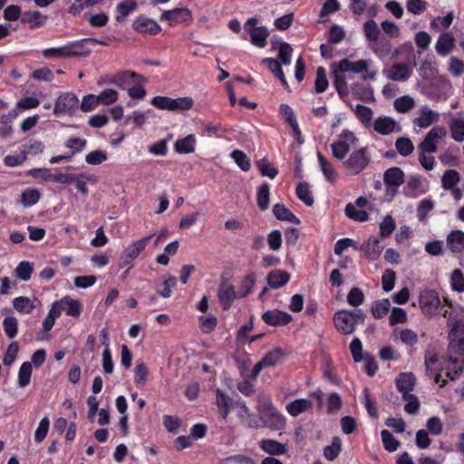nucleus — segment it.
<instances>
[{
	"label": "nucleus",
	"mask_w": 464,
	"mask_h": 464,
	"mask_svg": "<svg viewBox=\"0 0 464 464\" xmlns=\"http://www.w3.org/2000/svg\"><path fill=\"white\" fill-rule=\"evenodd\" d=\"M449 338V358L445 375L450 380H454L464 369V318L453 323Z\"/></svg>",
	"instance_id": "obj_1"
},
{
	"label": "nucleus",
	"mask_w": 464,
	"mask_h": 464,
	"mask_svg": "<svg viewBox=\"0 0 464 464\" xmlns=\"http://www.w3.org/2000/svg\"><path fill=\"white\" fill-rule=\"evenodd\" d=\"M364 313L362 309L354 310H340L334 314V321L336 329L343 334H350L354 330L357 324L364 322Z\"/></svg>",
	"instance_id": "obj_2"
},
{
	"label": "nucleus",
	"mask_w": 464,
	"mask_h": 464,
	"mask_svg": "<svg viewBox=\"0 0 464 464\" xmlns=\"http://www.w3.org/2000/svg\"><path fill=\"white\" fill-rule=\"evenodd\" d=\"M359 147L358 138L348 130H342L336 140L331 144L333 156L338 160H343L352 151Z\"/></svg>",
	"instance_id": "obj_3"
},
{
	"label": "nucleus",
	"mask_w": 464,
	"mask_h": 464,
	"mask_svg": "<svg viewBox=\"0 0 464 464\" xmlns=\"http://www.w3.org/2000/svg\"><path fill=\"white\" fill-rule=\"evenodd\" d=\"M371 156L366 147H359L352 151L343 161V168L351 175H357L369 165Z\"/></svg>",
	"instance_id": "obj_4"
},
{
	"label": "nucleus",
	"mask_w": 464,
	"mask_h": 464,
	"mask_svg": "<svg viewBox=\"0 0 464 464\" xmlns=\"http://www.w3.org/2000/svg\"><path fill=\"white\" fill-rule=\"evenodd\" d=\"M143 81V76L134 72L125 70L115 73L107 74L102 77L97 84L99 86L104 84H114L122 90H128L133 83Z\"/></svg>",
	"instance_id": "obj_5"
},
{
	"label": "nucleus",
	"mask_w": 464,
	"mask_h": 464,
	"mask_svg": "<svg viewBox=\"0 0 464 464\" xmlns=\"http://www.w3.org/2000/svg\"><path fill=\"white\" fill-rule=\"evenodd\" d=\"M150 104L159 110L185 111L193 107L194 101L190 97H179L173 99L167 96H155L151 99Z\"/></svg>",
	"instance_id": "obj_6"
},
{
	"label": "nucleus",
	"mask_w": 464,
	"mask_h": 464,
	"mask_svg": "<svg viewBox=\"0 0 464 464\" xmlns=\"http://www.w3.org/2000/svg\"><path fill=\"white\" fill-rule=\"evenodd\" d=\"M362 29L366 40L370 42L372 51L380 58L385 56L389 53V48L377 44L381 34L377 23L373 19H369L363 24Z\"/></svg>",
	"instance_id": "obj_7"
},
{
	"label": "nucleus",
	"mask_w": 464,
	"mask_h": 464,
	"mask_svg": "<svg viewBox=\"0 0 464 464\" xmlns=\"http://www.w3.org/2000/svg\"><path fill=\"white\" fill-rule=\"evenodd\" d=\"M244 29L249 34L252 44L258 48H264L266 45L269 31L266 26H257L256 18H248L244 24Z\"/></svg>",
	"instance_id": "obj_8"
},
{
	"label": "nucleus",
	"mask_w": 464,
	"mask_h": 464,
	"mask_svg": "<svg viewBox=\"0 0 464 464\" xmlns=\"http://www.w3.org/2000/svg\"><path fill=\"white\" fill-rule=\"evenodd\" d=\"M419 303L421 312L426 316H433L439 312L441 302L439 295L432 290H424L420 292Z\"/></svg>",
	"instance_id": "obj_9"
},
{
	"label": "nucleus",
	"mask_w": 464,
	"mask_h": 464,
	"mask_svg": "<svg viewBox=\"0 0 464 464\" xmlns=\"http://www.w3.org/2000/svg\"><path fill=\"white\" fill-rule=\"evenodd\" d=\"M79 106V99L72 92L61 93L54 104L53 114L61 116L72 114Z\"/></svg>",
	"instance_id": "obj_10"
},
{
	"label": "nucleus",
	"mask_w": 464,
	"mask_h": 464,
	"mask_svg": "<svg viewBox=\"0 0 464 464\" xmlns=\"http://www.w3.org/2000/svg\"><path fill=\"white\" fill-rule=\"evenodd\" d=\"M447 134V130L443 127L432 128L425 136L423 140L419 144L420 151L434 153L438 150V143Z\"/></svg>",
	"instance_id": "obj_11"
},
{
	"label": "nucleus",
	"mask_w": 464,
	"mask_h": 464,
	"mask_svg": "<svg viewBox=\"0 0 464 464\" xmlns=\"http://www.w3.org/2000/svg\"><path fill=\"white\" fill-rule=\"evenodd\" d=\"M413 67L406 63H395L390 68L383 70L386 78L395 82H406L412 74Z\"/></svg>",
	"instance_id": "obj_12"
},
{
	"label": "nucleus",
	"mask_w": 464,
	"mask_h": 464,
	"mask_svg": "<svg viewBox=\"0 0 464 464\" xmlns=\"http://www.w3.org/2000/svg\"><path fill=\"white\" fill-rule=\"evenodd\" d=\"M151 237L152 236H147L130 244L123 251L121 261V267L129 265L132 260L137 258L139 255L145 249Z\"/></svg>",
	"instance_id": "obj_13"
},
{
	"label": "nucleus",
	"mask_w": 464,
	"mask_h": 464,
	"mask_svg": "<svg viewBox=\"0 0 464 464\" xmlns=\"http://www.w3.org/2000/svg\"><path fill=\"white\" fill-rule=\"evenodd\" d=\"M383 181L387 191L394 196L399 187L404 182V173L398 167L390 168L383 174Z\"/></svg>",
	"instance_id": "obj_14"
},
{
	"label": "nucleus",
	"mask_w": 464,
	"mask_h": 464,
	"mask_svg": "<svg viewBox=\"0 0 464 464\" xmlns=\"http://www.w3.org/2000/svg\"><path fill=\"white\" fill-rule=\"evenodd\" d=\"M235 408L237 410V415L242 424L252 429L262 428L261 420L247 408L245 401H236Z\"/></svg>",
	"instance_id": "obj_15"
},
{
	"label": "nucleus",
	"mask_w": 464,
	"mask_h": 464,
	"mask_svg": "<svg viewBox=\"0 0 464 464\" xmlns=\"http://www.w3.org/2000/svg\"><path fill=\"white\" fill-rule=\"evenodd\" d=\"M381 135H390L401 132V128L398 121L389 116H381L375 119L371 125Z\"/></svg>",
	"instance_id": "obj_16"
},
{
	"label": "nucleus",
	"mask_w": 464,
	"mask_h": 464,
	"mask_svg": "<svg viewBox=\"0 0 464 464\" xmlns=\"http://www.w3.org/2000/svg\"><path fill=\"white\" fill-rule=\"evenodd\" d=\"M218 296L221 306L224 309L231 307L236 299H239L237 291L228 281H222L218 289Z\"/></svg>",
	"instance_id": "obj_17"
},
{
	"label": "nucleus",
	"mask_w": 464,
	"mask_h": 464,
	"mask_svg": "<svg viewBox=\"0 0 464 464\" xmlns=\"http://www.w3.org/2000/svg\"><path fill=\"white\" fill-rule=\"evenodd\" d=\"M439 357L433 351H427L425 353V365L427 372L430 377L434 378L435 382L440 383V386L445 385L446 380L443 377V371L439 368Z\"/></svg>",
	"instance_id": "obj_18"
},
{
	"label": "nucleus",
	"mask_w": 464,
	"mask_h": 464,
	"mask_svg": "<svg viewBox=\"0 0 464 464\" xmlns=\"http://www.w3.org/2000/svg\"><path fill=\"white\" fill-rule=\"evenodd\" d=\"M282 355L283 353L280 349H274L268 352L258 362L255 364L252 369L251 377L255 379L263 369L275 366L280 362Z\"/></svg>",
	"instance_id": "obj_19"
},
{
	"label": "nucleus",
	"mask_w": 464,
	"mask_h": 464,
	"mask_svg": "<svg viewBox=\"0 0 464 464\" xmlns=\"http://www.w3.org/2000/svg\"><path fill=\"white\" fill-rule=\"evenodd\" d=\"M262 427H267L273 430H281L285 428V417L277 410H274L268 414L260 417Z\"/></svg>",
	"instance_id": "obj_20"
},
{
	"label": "nucleus",
	"mask_w": 464,
	"mask_h": 464,
	"mask_svg": "<svg viewBox=\"0 0 464 464\" xmlns=\"http://www.w3.org/2000/svg\"><path fill=\"white\" fill-rule=\"evenodd\" d=\"M66 58L86 57L91 53V48L88 46V40L85 38L68 42L65 44Z\"/></svg>",
	"instance_id": "obj_21"
},
{
	"label": "nucleus",
	"mask_w": 464,
	"mask_h": 464,
	"mask_svg": "<svg viewBox=\"0 0 464 464\" xmlns=\"http://www.w3.org/2000/svg\"><path fill=\"white\" fill-rule=\"evenodd\" d=\"M160 19L174 26L179 23L187 22L191 19V12L188 8H174L172 10L164 11Z\"/></svg>",
	"instance_id": "obj_22"
},
{
	"label": "nucleus",
	"mask_w": 464,
	"mask_h": 464,
	"mask_svg": "<svg viewBox=\"0 0 464 464\" xmlns=\"http://www.w3.org/2000/svg\"><path fill=\"white\" fill-rule=\"evenodd\" d=\"M263 321L272 326L285 325L292 321V315L280 310H268L262 314Z\"/></svg>",
	"instance_id": "obj_23"
},
{
	"label": "nucleus",
	"mask_w": 464,
	"mask_h": 464,
	"mask_svg": "<svg viewBox=\"0 0 464 464\" xmlns=\"http://www.w3.org/2000/svg\"><path fill=\"white\" fill-rule=\"evenodd\" d=\"M353 72L361 74L362 80H375L377 70L372 60H358L354 62Z\"/></svg>",
	"instance_id": "obj_24"
},
{
	"label": "nucleus",
	"mask_w": 464,
	"mask_h": 464,
	"mask_svg": "<svg viewBox=\"0 0 464 464\" xmlns=\"http://www.w3.org/2000/svg\"><path fill=\"white\" fill-rule=\"evenodd\" d=\"M455 46V38L450 32L440 34L435 44V50L440 56H447Z\"/></svg>",
	"instance_id": "obj_25"
},
{
	"label": "nucleus",
	"mask_w": 464,
	"mask_h": 464,
	"mask_svg": "<svg viewBox=\"0 0 464 464\" xmlns=\"http://www.w3.org/2000/svg\"><path fill=\"white\" fill-rule=\"evenodd\" d=\"M446 245L448 249L455 255H461L464 253V231L454 230L451 231L446 238Z\"/></svg>",
	"instance_id": "obj_26"
},
{
	"label": "nucleus",
	"mask_w": 464,
	"mask_h": 464,
	"mask_svg": "<svg viewBox=\"0 0 464 464\" xmlns=\"http://www.w3.org/2000/svg\"><path fill=\"white\" fill-rule=\"evenodd\" d=\"M392 335L394 342H401L407 346H413L418 343L417 334L409 328H395Z\"/></svg>",
	"instance_id": "obj_27"
},
{
	"label": "nucleus",
	"mask_w": 464,
	"mask_h": 464,
	"mask_svg": "<svg viewBox=\"0 0 464 464\" xmlns=\"http://www.w3.org/2000/svg\"><path fill=\"white\" fill-rule=\"evenodd\" d=\"M133 28L140 33H147L153 35L161 30V27L156 21L145 17L137 18L133 23Z\"/></svg>",
	"instance_id": "obj_28"
},
{
	"label": "nucleus",
	"mask_w": 464,
	"mask_h": 464,
	"mask_svg": "<svg viewBox=\"0 0 464 464\" xmlns=\"http://www.w3.org/2000/svg\"><path fill=\"white\" fill-rule=\"evenodd\" d=\"M313 406L309 399H296L286 404L285 410L287 413L293 417H297L311 410Z\"/></svg>",
	"instance_id": "obj_29"
},
{
	"label": "nucleus",
	"mask_w": 464,
	"mask_h": 464,
	"mask_svg": "<svg viewBox=\"0 0 464 464\" xmlns=\"http://www.w3.org/2000/svg\"><path fill=\"white\" fill-rule=\"evenodd\" d=\"M451 138L459 142L464 140V113H457L450 122Z\"/></svg>",
	"instance_id": "obj_30"
},
{
	"label": "nucleus",
	"mask_w": 464,
	"mask_h": 464,
	"mask_svg": "<svg viewBox=\"0 0 464 464\" xmlns=\"http://www.w3.org/2000/svg\"><path fill=\"white\" fill-rule=\"evenodd\" d=\"M14 308L20 314H31L36 307L37 298H29L27 296H18L13 299Z\"/></svg>",
	"instance_id": "obj_31"
},
{
	"label": "nucleus",
	"mask_w": 464,
	"mask_h": 464,
	"mask_svg": "<svg viewBox=\"0 0 464 464\" xmlns=\"http://www.w3.org/2000/svg\"><path fill=\"white\" fill-rule=\"evenodd\" d=\"M438 119L439 113L425 106L420 109V116L413 122L420 128L425 129L436 122Z\"/></svg>",
	"instance_id": "obj_32"
},
{
	"label": "nucleus",
	"mask_w": 464,
	"mask_h": 464,
	"mask_svg": "<svg viewBox=\"0 0 464 464\" xmlns=\"http://www.w3.org/2000/svg\"><path fill=\"white\" fill-rule=\"evenodd\" d=\"M196 137L189 134L185 138L179 139L174 143V150L179 154H188L195 151Z\"/></svg>",
	"instance_id": "obj_33"
},
{
	"label": "nucleus",
	"mask_w": 464,
	"mask_h": 464,
	"mask_svg": "<svg viewBox=\"0 0 464 464\" xmlns=\"http://www.w3.org/2000/svg\"><path fill=\"white\" fill-rule=\"evenodd\" d=\"M259 448L270 455H283L286 451V448L284 444L271 439L259 441Z\"/></svg>",
	"instance_id": "obj_34"
},
{
	"label": "nucleus",
	"mask_w": 464,
	"mask_h": 464,
	"mask_svg": "<svg viewBox=\"0 0 464 464\" xmlns=\"http://www.w3.org/2000/svg\"><path fill=\"white\" fill-rule=\"evenodd\" d=\"M415 376L411 372H402L396 379L398 390L403 394H410L415 385Z\"/></svg>",
	"instance_id": "obj_35"
},
{
	"label": "nucleus",
	"mask_w": 464,
	"mask_h": 464,
	"mask_svg": "<svg viewBox=\"0 0 464 464\" xmlns=\"http://www.w3.org/2000/svg\"><path fill=\"white\" fill-rule=\"evenodd\" d=\"M289 279L290 275L282 270H273L267 276V283L274 289L284 286Z\"/></svg>",
	"instance_id": "obj_36"
},
{
	"label": "nucleus",
	"mask_w": 464,
	"mask_h": 464,
	"mask_svg": "<svg viewBox=\"0 0 464 464\" xmlns=\"http://www.w3.org/2000/svg\"><path fill=\"white\" fill-rule=\"evenodd\" d=\"M95 181L96 178L94 175L86 172H80L75 173L72 183L75 185L79 192H81L83 195H87L89 192L87 183H94Z\"/></svg>",
	"instance_id": "obj_37"
},
{
	"label": "nucleus",
	"mask_w": 464,
	"mask_h": 464,
	"mask_svg": "<svg viewBox=\"0 0 464 464\" xmlns=\"http://www.w3.org/2000/svg\"><path fill=\"white\" fill-rule=\"evenodd\" d=\"M331 71L333 74L334 85L341 97H344L348 94V88L346 82V76L344 72L339 71L336 68H333L331 65Z\"/></svg>",
	"instance_id": "obj_38"
},
{
	"label": "nucleus",
	"mask_w": 464,
	"mask_h": 464,
	"mask_svg": "<svg viewBox=\"0 0 464 464\" xmlns=\"http://www.w3.org/2000/svg\"><path fill=\"white\" fill-rule=\"evenodd\" d=\"M34 270V263L21 261L14 270V275L20 280L27 282L31 279Z\"/></svg>",
	"instance_id": "obj_39"
},
{
	"label": "nucleus",
	"mask_w": 464,
	"mask_h": 464,
	"mask_svg": "<svg viewBox=\"0 0 464 464\" xmlns=\"http://www.w3.org/2000/svg\"><path fill=\"white\" fill-rule=\"evenodd\" d=\"M454 20V14L452 11L449 12L444 16H436L430 21V28L435 32H441L447 30Z\"/></svg>",
	"instance_id": "obj_40"
},
{
	"label": "nucleus",
	"mask_w": 464,
	"mask_h": 464,
	"mask_svg": "<svg viewBox=\"0 0 464 464\" xmlns=\"http://www.w3.org/2000/svg\"><path fill=\"white\" fill-rule=\"evenodd\" d=\"M273 213L275 217L283 221H289L294 224H300V220L296 218L285 205L276 204L273 207Z\"/></svg>",
	"instance_id": "obj_41"
},
{
	"label": "nucleus",
	"mask_w": 464,
	"mask_h": 464,
	"mask_svg": "<svg viewBox=\"0 0 464 464\" xmlns=\"http://www.w3.org/2000/svg\"><path fill=\"white\" fill-rule=\"evenodd\" d=\"M47 17L39 11L25 12L22 15V22L28 24L31 28L42 26L46 22Z\"/></svg>",
	"instance_id": "obj_42"
},
{
	"label": "nucleus",
	"mask_w": 464,
	"mask_h": 464,
	"mask_svg": "<svg viewBox=\"0 0 464 464\" xmlns=\"http://www.w3.org/2000/svg\"><path fill=\"white\" fill-rule=\"evenodd\" d=\"M364 252L369 259H378L382 252V246H381L380 240L376 237H371L368 239Z\"/></svg>",
	"instance_id": "obj_43"
},
{
	"label": "nucleus",
	"mask_w": 464,
	"mask_h": 464,
	"mask_svg": "<svg viewBox=\"0 0 464 464\" xmlns=\"http://www.w3.org/2000/svg\"><path fill=\"white\" fill-rule=\"evenodd\" d=\"M64 146L70 150L68 154L72 155V158L85 150L87 140L78 137H71L64 142Z\"/></svg>",
	"instance_id": "obj_44"
},
{
	"label": "nucleus",
	"mask_w": 464,
	"mask_h": 464,
	"mask_svg": "<svg viewBox=\"0 0 464 464\" xmlns=\"http://www.w3.org/2000/svg\"><path fill=\"white\" fill-rule=\"evenodd\" d=\"M61 304L62 306H63V311H65L66 314L72 317H78L81 314L82 304L80 301L65 296L61 299Z\"/></svg>",
	"instance_id": "obj_45"
},
{
	"label": "nucleus",
	"mask_w": 464,
	"mask_h": 464,
	"mask_svg": "<svg viewBox=\"0 0 464 464\" xmlns=\"http://www.w3.org/2000/svg\"><path fill=\"white\" fill-rule=\"evenodd\" d=\"M345 215L357 222H365L369 219L368 213L362 208H357V206L353 205V203H348L345 206Z\"/></svg>",
	"instance_id": "obj_46"
},
{
	"label": "nucleus",
	"mask_w": 464,
	"mask_h": 464,
	"mask_svg": "<svg viewBox=\"0 0 464 464\" xmlns=\"http://www.w3.org/2000/svg\"><path fill=\"white\" fill-rule=\"evenodd\" d=\"M317 159L325 179L331 183H334L336 179V174L334 166L332 163L327 161L320 152L317 153Z\"/></svg>",
	"instance_id": "obj_47"
},
{
	"label": "nucleus",
	"mask_w": 464,
	"mask_h": 464,
	"mask_svg": "<svg viewBox=\"0 0 464 464\" xmlns=\"http://www.w3.org/2000/svg\"><path fill=\"white\" fill-rule=\"evenodd\" d=\"M256 283V276L254 274H248L246 276H244L238 285L237 293L240 298L246 297L248 295L255 285Z\"/></svg>",
	"instance_id": "obj_48"
},
{
	"label": "nucleus",
	"mask_w": 464,
	"mask_h": 464,
	"mask_svg": "<svg viewBox=\"0 0 464 464\" xmlns=\"http://www.w3.org/2000/svg\"><path fill=\"white\" fill-rule=\"evenodd\" d=\"M354 112L357 118L361 121L363 126L371 127L372 124V110L367 106L357 104L354 108Z\"/></svg>",
	"instance_id": "obj_49"
},
{
	"label": "nucleus",
	"mask_w": 464,
	"mask_h": 464,
	"mask_svg": "<svg viewBox=\"0 0 464 464\" xmlns=\"http://www.w3.org/2000/svg\"><path fill=\"white\" fill-rule=\"evenodd\" d=\"M32 376V364L29 362H24L21 364L18 376H17V384L20 388L26 387L31 381Z\"/></svg>",
	"instance_id": "obj_50"
},
{
	"label": "nucleus",
	"mask_w": 464,
	"mask_h": 464,
	"mask_svg": "<svg viewBox=\"0 0 464 464\" xmlns=\"http://www.w3.org/2000/svg\"><path fill=\"white\" fill-rule=\"evenodd\" d=\"M137 7V3L133 0H125L119 3L116 6L117 15L116 20L121 22L125 19L130 13L134 11Z\"/></svg>",
	"instance_id": "obj_51"
},
{
	"label": "nucleus",
	"mask_w": 464,
	"mask_h": 464,
	"mask_svg": "<svg viewBox=\"0 0 464 464\" xmlns=\"http://www.w3.org/2000/svg\"><path fill=\"white\" fill-rule=\"evenodd\" d=\"M28 174L44 182H54L55 169L53 172L48 168H35L29 170Z\"/></svg>",
	"instance_id": "obj_52"
},
{
	"label": "nucleus",
	"mask_w": 464,
	"mask_h": 464,
	"mask_svg": "<svg viewBox=\"0 0 464 464\" xmlns=\"http://www.w3.org/2000/svg\"><path fill=\"white\" fill-rule=\"evenodd\" d=\"M150 371L143 362H138L134 369V382L139 386H144L149 379Z\"/></svg>",
	"instance_id": "obj_53"
},
{
	"label": "nucleus",
	"mask_w": 464,
	"mask_h": 464,
	"mask_svg": "<svg viewBox=\"0 0 464 464\" xmlns=\"http://www.w3.org/2000/svg\"><path fill=\"white\" fill-rule=\"evenodd\" d=\"M450 288L454 292H464V275L460 269H454L450 275Z\"/></svg>",
	"instance_id": "obj_54"
},
{
	"label": "nucleus",
	"mask_w": 464,
	"mask_h": 464,
	"mask_svg": "<svg viewBox=\"0 0 464 464\" xmlns=\"http://www.w3.org/2000/svg\"><path fill=\"white\" fill-rule=\"evenodd\" d=\"M391 309V303L388 298L375 302L372 307V314L375 319H382Z\"/></svg>",
	"instance_id": "obj_55"
},
{
	"label": "nucleus",
	"mask_w": 464,
	"mask_h": 464,
	"mask_svg": "<svg viewBox=\"0 0 464 464\" xmlns=\"http://www.w3.org/2000/svg\"><path fill=\"white\" fill-rule=\"evenodd\" d=\"M396 227L394 218L391 215H387L383 218L379 225V234L382 238L390 237Z\"/></svg>",
	"instance_id": "obj_56"
},
{
	"label": "nucleus",
	"mask_w": 464,
	"mask_h": 464,
	"mask_svg": "<svg viewBox=\"0 0 464 464\" xmlns=\"http://www.w3.org/2000/svg\"><path fill=\"white\" fill-rule=\"evenodd\" d=\"M229 398L219 389L217 390L216 402L218 412L223 419H227L229 413Z\"/></svg>",
	"instance_id": "obj_57"
},
{
	"label": "nucleus",
	"mask_w": 464,
	"mask_h": 464,
	"mask_svg": "<svg viewBox=\"0 0 464 464\" xmlns=\"http://www.w3.org/2000/svg\"><path fill=\"white\" fill-rule=\"evenodd\" d=\"M297 198L307 206L314 204V197L310 189V186L306 182L298 184L296 187Z\"/></svg>",
	"instance_id": "obj_58"
},
{
	"label": "nucleus",
	"mask_w": 464,
	"mask_h": 464,
	"mask_svg": "<svg viewBox=\"0 0 464 464\" xmlns=\"http://www.w3.org/2000/svg\"><path fill=\"white\" fill-rule=\"evenodd\" d=\"M198 322L201 332L205 334L213 332L218 325V320L213 314L200 315L198 317Z\"/></svg>",
	"instance_id": "obj_59"
},
{
	"label": "nucleus",
	"mask_w": 464,
	"mask_h": 464,
	"mask_svg": "<svg viewBox=\"0 0 464 464\" xmlns=\"http://www.w3.org/2000/svg\"><path fill=\"white\" fill-rule=\"evenodd\" d=\"M407 187L412 191L411 196L413 197L424 194L427 191L426 183L417 176H411L409 178Z\"/></svg>",
	"instance_id": "obj_60"
},
{
	"label": "nucleus",
	"mask_w": 464,
	"mask_h": 464,
	"mask_svg": "<svg viewBox=\"0 0 464 464\" xmlns=\"http://www.w3.org/2000/svg\"><path fill=\"white\" fill-rule=\"evenodd\" d=\"M395 148L400 155L407 157L412 153L414 145L409 138L401 137L396 140Z\"/></svg>",
	"instance_id": "obj_61"
},
{
	"label": "nucleus",
	"mask_w": 464,
	"mask_h": 464,
	"mask_svg": "<svg viewBox=\"0 0 464 464\" xmlns=\"http://www.w3.org/2000/svg\"><path fill=\"white\" fill-rule=\"evenodd\" d=\"M3 328L5 335L13 339L18 333V321L14 316H6L3 320Z\"/></svg>",
	"instance_id": "obj_62"
},
{
	"label": "nucleus",
	"mask_w": 464,
	"mask_h": 464,
	"mask_svg": "<svg viewBox=\"0 0 464 464\" xmlns=\"http://www.w3.org/2000/svg\"><path fill=\"white\" fill-rule=\"evenodd\" d=\"M341 449H342L341 440L338 437H334L332 440L331 445L326 446L324 449V455L328 460L333 461L338 457V455L341 451Z\"/></svg>",
	"instance_id": "obj_63"
},
{
	"label": "nucleus",
	"mask_w": 464,
	"mask_h": 464,
	"mask_svg": "<svg viewBox=\"0 0 464 464\" xmlns=\"http://www.w3.org/2000/svg\"><path fill=\"white\" fill-rule=\"evenodd\" d=\"M415 105L413 98L404 95L394 101V108L398 112L405 113L411 111Z\"/></svg>",
	"instance_id": "obj_64"
}]
</instances>
